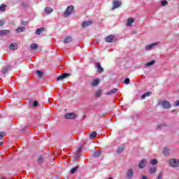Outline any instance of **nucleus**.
<instances>
[{
    "label": "nucleus",
    "instance_id": "obj_44",
    "mask_svg": "<svg viewBox=\"0 0 179 179\" xmlns=\"http://www.w3.org/2000/svg\"><path fill=\"white\" fill-rule=\"evenodd\" d=\"M141 98L143 99V100H144V99H146V95L144 94L141 96Z\"/></svg>",
    "mask_w": 179,
    "mask_h": 179
},
{
    "label": "nucleus",
    "instance_id": "obj_18",
    "mask_svg": "<svg viewBox=\"0 0 179 179\" xmlns=\"http://www.w3.org/2000/svg\"><path fill=\"white\" fill-rule=\"evenodd\" d=\"M26 30V27H19L15 30L16 33H22V31H24Z\"/></svg>",
    "mask_w": 179,
    "mask_h": 179
},
{
    "label": "nucleus",
    "instance_id": "obj_19",
    "mask_svg": "<svg viewBox=\"0 0 179 179\" xmlns=\"http://www.w3.org/2000/svg\"><path fill=\"white\" fill-rule=\"evenodd\" d=\"M134 22H135L134 20V18H129L127 20V26H128V27L132 26V23H134Z\"/></svg>",
    "mask_w": 179,
    "mask_h": 179
},
{
    "label": "nucleus",
    "instance_id": "obj_26",
    "mask_svg": "<svg viewBox=\"0 0 179 179\" xmlns=\"http://www.w3.org/2000/svg\"><path fill=\"white\" fill-rule=\"evenodd\" d=\"M5 10H6V5L2 4L0 6V12H5Z\"/></svg>",
    "mask_w": 179,
    "mask_h": 179
},
{
    "label": "nucleus",
    "instance_id": "obj_13",
    "mask_svg": "<svg viewBox=\"0 0 179 179\" xmlns=\"http://www.w3.org/2000/svg\"><path fill=\"white\" fill-rule=\"evenodd\" d=\"M124 150H125V146L120 145L118 147V148L117 150V154L120 155V153H122V152H124Z\"/></svg>",
    "mask_w": 179,
    "mask_h": 179
},
{
    "label": "nucleus",
    "instance_id": "obj_28",
    "mask_svg": "<svg viewBox=\"0 0 179 179\" xmlns=\"http://www.w3.org/2000/svg\"><path fill=\"white\" fill-rule=\"evenodd\" d=\"M156 171H157V169L155 167H151L150 168V173L151 174H155V173H156Z\"/></svg>",
    "mask_w": 179,
    "mask_h": 179
},
{
    "label": "nucleus",
    "instance_id": "obj_4",
    "mask_svg": "<svg viewBox=\"0 0 179 179\" xmlns=\"http://www.w3.org/2000/svg\"><path fill=\"white\" fill-rule=\"evenodd\" d=\"M76 117V115L74 113H68L64 115L66 120H73Z\"/></svg>",
    "mask_w": 179,
    "mask_h": 179
},
{
    "label": "nucleus",
    "instance_id": "obj_12",
    "mask_svg": "<svg viewBox=\"0 0 179 179\" xmlns=\"http://www.w3.org/2000/svg\"><path fill=\"white\" fill-rule=\"evenodd\" d=\"M9 49L12 50V51H15V50H17V43H11L9 45Z\"/></svg>",
    "mask_w": 179,
    "mask_h": 179
},
{
    "label": "nucleus",
    "instance_id": "obj_2",
    "mask_svg": "<svg viewBox=\"0 0 179 179\" xmlns=\"http://www.w3.org/2000/svg\"><path fill=\"white\" fill-rule=\"evenodd\" d=\"M73 10H75V7H73V6H68L64 13L65 17H68V16H71V15H72V13H73Z\"/></svg>",
    "mask_w": 179,
    "mask_h": 179
},
{
    "label": "nucleus",
    "instance_id": "obj_6",
    "mask_svg": "<svg viewBox=\"0 0 179 179\" xmlns=\"http://www.w3.org/2000/svg\"><path fill=\"white\" fill-rule=\"evenodd\" d=\"M113 7L112 8V10H114V9H117V8H120L121 6V1L119 0H115L113 1Z\"/></svg>",
    "mask_w": 179,
    "mask_h": 179
},
{
    "label": "nucleus",
    "instance_id": "obj_9",
    "mask_svg": "<svg viewBox=\"0 0 179 179\" xmlns=\"http://www.w3.org/2000/svg\"><path fill=\"white\" fill-rule=\"evenodd\" d=\"M156 45H159V43L156 42L145 46V50L146 51H150V50H152L154 47H156Z\"/></svg>",
    "mask_w": 179,
    "mask_h": 179
},
{
    "label": "nucleus",
    "instance_id": "obj_3",
    "mask_svg": "<svg viewBox=\"0 0 179 179\" xmlns=\"http://www.w3.org/2000/svg\"><path fill=\"white\" fill-rule=\"evenodd\" d=\"M106 43H114L117 41V38H115V36L111 34L108 35L105 38Z\"/></svg>",
    "mask_w": 179,
    "mask_h": 179
},
{
    "label": "nucleus",
    "instance_id": "obj_24",
    "mask_svg": "<svg viewBox=\"0 0 179 179\" xmlns=\"http://www.w3.org/2000/svg\"><path fill=\"white\" fill-rule=\"evenodd\" d=\"M78 169H79V166H77L74 168H72L71 170V174H75V173H76Z\"/></svg>",
    "mask_w": 179,
    "mask_h": 179
},
{
    "label": "nucleus",
    "instance_id": "obj_45",
    "mask_svg": "<svg viewBox=\"0 0 179 179\" xmlns=\"http://www.w3.org/2000/svg\"><path fill=\"white\" fill-rule=\"evenodd\" d=\"M162 127H164V124H159L158 125L157 128H162Z\"/></svg>",
    "mask_w": 179,
    "mask_h": 179
},
{
    "label": "nucleus",
    "instance_id": "obj_30",
    "mask_svg": "<svg viewBox=\"0 0 179 179\" xmlns=\"http://www.w3.org/2000/svg\"><path fill=\"white\" fill-rule=\"evenodd\" d=\"M100 155H101V151H96L95 152H94L93 156L94 157H99Z\"/></svg>",
    "mask_w": 179,
    "mask_h": 179
},
{
    "label": "nucleus",
    "instance_id": "obj_22",
    "mask_svg": "<svg viewBox=\"0 0 179 179\" xmlns=\"http://www.w3.org/2000/svg\"><path fill=\"white\" fill-rule=\"evenodd\" d=\"M96 136H97V133L96 131H92L90 134V139H94V138H96Z\"/></svg>",
    "mask_w": 179,
    "mask_h": 179
},
{
    "label": "nucleus",
    "instance_id": "obj_35",
    "mask_svg": "<svg viewBox=\"0 0 179 179\" xmlns=\"http://www.w3.org/2000/svg\"><path fill=\"white\" fill-rule=\"evenodd\" d=\"M162 6H166V5H168L169 2L167 1L164 0L161 2Z\"/></svg>",
    "mask_w": 179,
    "mask_h": 179
},
{
    "label": "nucleus",
    "instance_id": "obj_15",
    "mask_svg": "<svg viewBox=\"0 0 179 179\" xmlns=\"http://www.w3.org/2000/svg\"><path fill=\"white\" fill-rule=\"evenodd\" d=\"M127 176L128 178H132V176H134V170L129 169L127 171Z\"/></svg>",
    "mask_w": 179,
    "mask_h": 179
},
{
    "label": "nucleus",
    "instance_id": "obj_32",
    "mask_svg": "<svg viewBox=\"0 0 179 179\" xmlns=\"http://www.w3.org/2000/svg\"><path fill=\"white\" fill-rule=\"evenodd\" d=\"M36 73H37L38 78H42V77H43V75H44V73H43V71H38L36 72Z\"/></svg>",
    "mask_w": 179,
    "mask_h": 179
},
{
    "label": "nucleus",
    "instance_id": "obj_5",
    "mask_svg": "<svg viewBox=\"0 0 179 179\" xmlns=\"http://www.w3.org/2000/svg\"><path fill=\"white\" fill-rule=\"evenodd\" d=\"M69 76H71V74L68 73H64L62 75L59 76L56 80L59 81V80H64V79H65L66 78H69Z\"/></svg>",
    "mask_w": 179,
    "mask_h": 179
},
{
    "label": "nucleus",
    "instance_id": "obj_34",
    "mask_svg": "<svg viewBox=\"0 0 179 179\" xmlns=\"http://www.w3.org/2000/svg\"><path fill=\"white\" fill-rule=\"evenodd\" d=\"M6 135V132L5 131H1L0 132V141Z\"/></svg>",
    "mask_w": 179,
    "mask_h": 179
},
{
    "label": "nucleus",
    "instance_id": "obj_31",
    "mask_svg": "<svg viewBox=\"0 0 179 179\" xmlns=\"http://www.w3.org/2000/svg\"><path fill=\"white\" fill-rule=\"evenodd\" d=\"M44 162V157L43 156H39L38 159V163H43Z\"/></svg>",
    "mask_w": 179,
    "mask_h": 179
},
{
    "label": "nucleus",
    "instance_id": "obj_39",
    "mask_svg": "<svg viewBox=\"0 0 179 179\" xmlns=\"http://www.w3.org/2000/svg\"><path fill=\"white\" fill-rule=\"evenodd\" d=\"M144 94L145 95V97H149V96H150L152 94V92H146Z\"/></svg>",
    "mask_w": 179,
    "mask_h": 179
},
{
    "label": "nucleus",
    "instance_id": "obj_21",
    "mask_svg": "<svg viewBox=\"0 0 179 179\" xmlns=\"http://www.w3.org/2000/svg\"><path fill=\"white\" fill-rule=\"evenodd\" d=\"M100 83V80L99 79H95L92 82V86H97Z\"/></svg>",
    "mask_w": 179,
    "mask_h": 179
},
{
    "label": "nucleus",
    "instance_id": "obj_8",
    "mask_svg": "<svg viewBox=\"0 0 179 179\" xmlns=\"http://www.w3.org/2000/svg\"><path fill=\"white\" fill-rule=\"evenodd\" d=\"M161 104L163 108L169 109L170 108V107H171V105L170 104V102L169 101H162L161 102Z\"/></svg>",
    "mask_w": 179,
    "mask_h": 179
},
{
    "label": "nucleus",
    "instance_id": "obj_17",
    "mask_svg": "<svg viewBox=\"0 0 179 179\" xmlns=\"http://www.w3.org/2000/svg\"><path fill=\"white\" fill-rule=\"evenodd\" d=\"M9 33H10V31L8 29L1 30L0 36H7V34H9Z\"/></svg>",
    "mask_w": 179,
    "mask_h": 179
},
{
    "label": "nucleus",
    "instance_id": "obj_40",
    "mask_svg": "<svg viewBox=\"0 0 179 179\" xmlns=\"http://www.w3.org/2000/svg\"><path fill=\"white\" fill-rule=\"evenodd\" d=\"M2 73H3V75H5V74L8 73V69H6L3 70Z\"/></svg>",
    "mask_w": 179,
    "mask_h": 179
},
{
    "label": "nucleus",
    "instance_id": "obj_41",
    "mask_svg": "<svg viewBox=\"0 0 179 179\" xmlns=\"http://www.w3.org/2000/svg\"><path fill=\"white\" fill-rule=\"evenodd\" d=\"M174 106L176 107H178V106H179V100L178 101L175 102Z\"/></svg>",
    "mask_w": 179,
    "mask_h": 179
},
{
    "label": "nucleus",
    "instance_id": "obj_20",
    "mask_svg": "<svg viewBox=\"0 0 179 179\" xmlns=\"http://www.w3.org/2000/svg\"><path fill=\"white\" fill-rule=\"evenodd\" d=\"M31 50H38V45L36 43H32L30 45Z\"/></svg>",
    "mask_w": 179,
    "mask_h": 179
},
{
    "label": "nucleus",
    "instance_id": "obj_48",
    "mask_svg": "<svg viewBox=\"0 0 179 179\" xmlns=\"http://www.w3.org/2000/svg\"><path fill=\"white\" fill-rule=\"evenodd\" d=\"M24 22H22V24H24Z\"/></svg>",
    "mask_w": 179,
    "mask_h": 179
},
{
    "label": "nucleus",
    "instance_id": "obj_37",
    "mask_svg": "<svg viewBox=\"0 0 179 179\" xmlns=\"http://www.w3.org/2000/svg\"><path fill=\"white\" fill-rule=\"evenodd\" d=\"M33 106H34V107H37L38 106V101H34L33 102Z\"/></svg>",
    "mask_w": 179,
    "mask_h": 179
},
{
    "label": "nucleus",
    "instance_id": "obj_23",
    "mask_svg": "<svg viewBox=\"0 0 179 179\" xmlns=\"http://www.w3.org/2000/svg\"><path fill=\"white\" fill-rule=\"evenodd\" d=\"M71 41H72V37L71 36H66L64 40V44H66V43H71Z\"/></svg>",
    "mask_w": 179,
    "mask_h": 179
},
{
    "label": "nucleus",
    "instance_id": "obj_25",
    "mask_svg": "<svg viewBox=\"0 0 179 179\" xmlns=\"http://www.w3.org/2000/svg\"><path fill=\"white\" fill-rule=\"evenodd\" d=\"M163 155H164V156H169V155H170V150L167 148H164Z\"/></svg>",
    "mask_w": 179,
    "mask_h": 179
},
{
    "label": "nucleus",
    "instance_id": "obj_1",
    "mask_svg": "<svg viewBox=\"0 0 179 179\" xmlns=\"http://www.w3.org/2000/svg\"><path fill=\"white\" fill-rule=\"evenodd\" d=\"M168 163H169V165L171 167H173V169H177L179 167L178 159L173 158V159H168Z\"/></svg>",
    "mask_w": 179,
    "mask_h": 179
},
{
    "label": "nucleus",
    "instance_id": "obj_14",
    "mask_svg": "<svg viewBox=\"0 0 179 179\" xmlns=\"http://www.w3.org/2000/svg\"><path fill=\"white\" fill-rule=\"evenodd\" d=\"M117 92H118V89L114 88L112 90L106 92V94H107L108 96H110L111 94H114L117 93Z\"/></svg>",
    "mask_w": 179,
    "mask_h": 179
},
{
    "label": "nucleus",
    "instance_id": "obj_7",
    "mask_svg": "<svg viewBox=\"0 0 179 179\" xmlns=\"http://www.w3.org/2000/svg\"><path fill=\"white\" fill-rule=\"evenodd\" d=\"M95 66L96 68V71H98L99 73H103V72H104V69L101 67V64H100V62L96 63Z\"/></svg>",
    "mask_w": 179,
    "mask_h": 179
},
{
    "label": "nucleus",
    "instance_id": "obj_29",
    "mask_svg": "<svg viewBox=\"0 0 179 179\" xmlns=\"http://www.w3.org/2000/svg\"><path fill=\"white\" fill-rule=\"evenodd\" d=\"M156 61L152 60L151 62H149L146 63V66H152V65H155Z\"/></svg>",
    "mask_w": 179,
    "mask_h": 179
},
{
    "label": "nucleus",
    "instance_id": "obj_38",
    "mask_svg": "<svg viewBox=\"0 0 179 179\" xmlns=\"http://www.w3.org/2000/svg\"><path fill=\"white\" fill-rule=\"evenodd\" d=\"M129 82H131V80H129V78H126V79L124 80V83H125L126 85H129Z\"/></svg>",
    "mask_w": 179,
    "mask_h": 179
},
{
    "label": "nucleus",
    "instance_id": "obj_10",
    "mask_svg": "<svg viewBox=\"0 0 179 179\" xmlns=\"http://www.w3.org/2000/svg\"><path fill=\"white\" fill-rule=\"evenodd\" d=\"M146 166V159H143L138 165V169H145Z\"/></svg>",
    "mask_w": 179,
    "mask_h": 179
},
{
    "label": "nucleus",
    "instance_id": "obj_50",
    "mask_svg": "<svg viewBox=\"0 0 179 179\" xmlns=\"http://www.w3.org/2000/svg\"><path fill=\"white\" fill-rule=\"evenodd\" d=\"M25 23H27V22H25Z\"/></svg>",
    "mask_w": 179,
    "mask_h": 179
},
{
    "label": "nucleus",
    "instance_id": "obj_43",
    "mask_svg": "<svg viewBox=\"0 0 179 179\" xmlns=\"http://www.w3.org/2000/svg\"><path fill=\"white\" fill-rule=\"evenodd\" d=\"M106 115H107V113H103V114H101V115H98V117H104V116H106Z\"/></svg>",
    "mask_w": 179,
    "mask_h": 179
},
{
    "label": "nucleus",
    "instance_id": "obj_42",
    "mask_svg": "<svg viewBox=\"0 0 179 179\" xmlns=\"http://www.w3.org/2000/svg\"><path fill=\"white\" fill-rule=\"evenodd\" d=\"M5 24V22H3V20H0V27L3 26Z\"/></svg>",
    "mask_w": 179,
    "mask_h": 179
},
{
    "label": "nucleus",
    "instance_id": "obj_16",
    "mask_svg": "<svg viewBox=\"0 0 179 179\" xmlns=\"http://www.w3.org/2000/svg\"><path fill=\"white\" fill-rule=\"evenodd\" d=\"M43 31H45V27L38 28L36 31V34L37 35L41 34V33H43Z\"/></svg>",
    "mask_w": 179,
    "mask_h": 179
},
{
    "label": "nucleus",
    "instance_id": "obj_33",
    "mask_svg": "<svg viewBox=\"0 0 179 179\" xmlns=\"http://www.w3.org/2000/svg\"><path fill=\"white\" fill-rule=\"evenodd\" d=\"M101 95V91L100 90H99L95 93V97H99Z\"/></svg>",
    "mask_w": 179,
    "mask_h": 179
},
{
    "label": "nucleus",
    "instance_id": "obj_36",
    "mask_svg": "<svg viewBox=\"0 0 179 179\" xmlns=\"http://www.w3.org/2000/svg\"><path fill=\"white\" fill-rule=\"evenodd\" d=\"M151 164H152V166H155V164H157V159H152L151 160Z\"/></svg>",
    "mask_w": 179,
    "mask_h": 179
},
{
    "label": "nucleus",
    "instance_id": "obj_49",
    "mask_svg": "<svg viewBox=\"0 0 179 179\" xmlns=\"http://www.w3.org/2000/svg\"><path fill=\"white\" fill-rule=\"evenodd\" d=\"M3 179H6V178H3Z\"/></svg>",
    "mask_w": 179,
    "mask_h": 179
},
{
    "label": "nucleus",
    "instance_id": "obj_47",
    "mask_svg": "<svg viewBox=\"0 0 179 179\" xmlns=\"http://www.w3.org/2000/svg\"><path fill=\"white\" fill-rule=\"evenodd\" d=\"M3 145V142H0V146H2Z\"/></svg>",
    "mask_w": 179,
    "mask_h": 179
},
{
    "label": "nucleus",
    "instance_id": "obj_11",
    "mask_svg": "<svg viewBox=\"0 0 179 179\" xmlns=\"http://www.w3.org/2000/svg\"><path fill=\"white\" fill-rule=\"evenodd\" d=\"M91 24H93V22L91 20L85 21L82 24V27H87L89 26H91Z\"/></svg>",
    "mask_w": 179,
    "mask_h": 179
},
{
    "label": "nucleus",
    "instance_id": "obj_46",
    "mask_svg": "<svg viewBox=\"0 0 179 179\" xmlns=\"http://www.w3.org/2000/svg\"><path fill=\"white\" fill-rule=\"evenodd\" d=\"M142 179H148V177L146 176H143Z\"/></svg>",
    "mask_w": 179,
    "mask_h": 179
},
{
    "label": "nucleus",
    "instance_id": "obj_27",
    "mask_svg": "<svg viewBox=\"0 0 179 179\" xmlns=\"http://www.w3.org/2000/svg\"><path fill=\"white\" fill-rule=\"evenodd\" d=\"M52 8H50V7H47L45 9V13H48V14H50L51 13H52Z\"/></svg>",
    "mask_w": 179,
    "mask_h": 179
}]
</instances>
